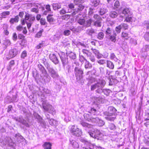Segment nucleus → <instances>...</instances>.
Segmentation results:
<instances>
[{"mask_svg":"<svg viewBox=\"0 0 149 149\" xmlns=\"http://www.w3.org/2000/svg\"><path fill=\"white\" fill-rule=\"evenodd\" d=\"M70 15L69 14H67L63 15L62 17V19L66 21L68 20L70 17Z\"/></svg>","mask_w":149,"mask_h":149,"instance_id":"864d4df0","label":"nucleus"},{"mask_svg":"<svg viewBox=\"0 0 149 149\" xmlns=\"http://www.w3.org/2000/svg\"><path fill=\"white\" fill-rule=\"evenodd\" d=\"M93 22H94L93 25L97 27H100L101 26V21H93Z\"/></svg>","mask_w":149,"mask_h":149,"instance_id":"a18cd8bd","label":"nucleus"},{"mask_svg":"<svg viewBox=\"0 0 149 149\" xmlns=\"http://www.w3.org/2000/svg\"><path fill=\"white\" fill-rule=\"evenodd\" d=\"M48 69L49 73L53 79L58 80L59 78V76L56 71L51 67H49Z\"/></svg>","mask_w":149,"mask_h":149,"instance_id":"1a4fd4ad","label":"nucleus"},{"mask_svg":"<svg viewBox=\"0 0 149 149\" xmlns=\"http://www.w3.org/2000/svg\"><path fill=\"white\" fill-rule=\"evenodd\" d=\"M25 19L27 27L28 29H29L33 21L35 20V17L31 14L27 13L25 16Z\"/></svg>","mask_w":149,"mask_h":149,"instance_id":"423d86ee","label":"nucleus"},{"mask_svg":"<svg viewBox=\"0 0 149 149\" xmlns=\"http://www.w3.org/2000/svg\"><path fill=\"white\" fill-rule=\"evenodd\" d=\"M120 26L123 29L125 30L127 29L128 27V25L126 24H121Z\"/></svg>","mask_w":149,"mask_h":149,"instance_id":"0e129e2a","label":"nucleus"},{"mask_svg":"<svg viewBox=\"0 0 149 149\" xmlns=\"http://www.w3.org/2000/svg\"><path fill=\"white\" fill-rule=\"evenodd\" d=\"M91 61L92 62H94L95 61V57L94 55L92 54L88 57Z\"/></svg>","mask_w":149,"mask_h":149,"instance_id":"774afa93","label":"nucleus"},{"mask_svg":"<svg viewBox=\"0 0 149 149\" xmlns=\"http://www.w3.org/2000/svg\"><path fill=\"white\" fill-rule=\"evenodd\" d=\"M49 57L50 60L55 64L56 65L59 62V60L55 54H50L49 55Z\"/></svg>","mask_w":149,"mask_h":149,"instance_id":"4468645a","label":"nucleus"},{"mask_svg":"<svg viewBox=\"0 0 149 149\" xmlns=\"http://www.w3.org/2000/svg\"><path fill=\"white\" fill-rule=\"evenodd\" d=\"M92 65L88 61H87L84 63V68L86 69H89L91 68Z\"/></svg>","mask_w":149,"mask_h":149,"instance_id":"cd10ccee","label":"nucleus"},{"mask_svg":"<svg viewBox=\"0 0 149 149\" xmlns=\"http://www.w3.org/2000/svg\"><path fill=\"white\" fill-rule=\"evenodd\" d=\"M70 142L72 147L74 148H78L79 147V145L78 143L75 140L70 139Z\"/></svg>","mask_w":149,"mask_h":149,"instance_id":"412c9836","label":"nucleus"},{"mask_svg":"<svg viewBox=\"0 0 149 149\" xmlns=\"http://www.w3.org/2000/svg\"><path fill=\"white\" fill-rule=\"evenodd\" d=\"M42 10L44 11L43 14L46 15L48 12L51 11L50 6L49 4L44 5L43 7H42Z\"/></svg>","mask_w":149,"mask_h":149,"instance_id":"dca6fc26","label":"nucleus"},{"mask_svg":"<svg viewBox=\"0 0 149 149\" xmlns=\"http://www.w3.org/2000/svg\"><path fill=\"white\" fill-rule=\"evenodd\" d=\"M27 56V52L24 50L22 52L21 55V58L23 59H24Z\"/></svg>","mask_w":149,"mask_h":149,"instance_id":"6e6d98bb","label":"nucleus"},{"mask_svg":"<svg viewBox=\"0 0 149 149\" xmlns=\"http://www.w3.org/2000/svg\"><path fill=\"white\" fill-rule=\"evenodd\" d=\"M104 36V33L102 32H100L97 36V38L100 40H102Z\"/></svg>","mask_w":149,"mask_h":149,"instance_id":"79ce46f5","label":"nucleus"},{"mask_svg":"<svg viewBox=\"0 0 149 149\" xmlns=\"http://www.w3.org/2000/svg\"><path fill=\"white\" fill-rule=\"evenodd\" d=\"M15 119L16 121L21 123L26 127H30V125L29 123V120L24 119L22 116H20L19 117H15Z\"/></svg>","mask_w":149,"mask_h":149,"instance_id":"6e6552de","label":"nucleus"},{"mask_svg":"<svg viewBox=\"0 0 149 149\" xmlns=\"http://www.w3.org/2000/svg\"><path fill=\"white\" fill-rule=\"evenodd\" d=\"M40 90H42L43 92L49 95H51V91L47 89L42 87L40 88Z\"/></svg>","mask_w":149,"mask_h":149,"instance_id":"58836bf2","label":"nucleus"},{"mask_svg":"<svg viewBox=\"0 0 149 149\" xmlns=\"http://www.w3.org/2000/svg\"><path fill=\"white\" fill-rule=\"evenodd\" d=\"M74 44L76 45L77 47L81 46L84 47H86V45L84 43L79 41H75L74 42Z\"/></svg>","mask_w":149,"mask_h":149,"instance_id":"c03bdc74","label":"nucleus"},{"mask_svg":"<svg viewBox=\"0 0 149 149\" xmlns=\"http://www.w3.org/2000/svg\"><path fill=\"white\" fill-rule=\"evenodd\" d=\"M86 75L88 76L87 79L88 81L89 84H92L95 82L96 79L93 77L94 73H93L92 71H89L86 73Z\"/></svg>","mask_w":149,"mask_h":149,"instance_id":"f8f14e48","label":"nucleus"},{"mask_svg":"<svg viewBox=\"0 0 149 149\" xmlns=\"http://www.w3.org/2000/svg\"><path fill=\"white\" fill-rule=\"evenodd\" d=\"M47 20L49 22H52L53 20V18L52 17V15H49L47 17Z\"/></svg>","mask_w":149,"mask_h":149,"instance_id":"680f3d73","label":"nucleus"},{"mask_svg":"<svg viewBox=\"0 0 149 149\" xmlns=\"http://www.w3.org/2000/svg\"><path fill=\"white\" fill-rule=\"evenodd\" d=\"M143 52H146L149 51V45H146L144 46L142 49Z\"/></svg>","mask_w":149,"mask_h":149,"instance_id":"09e8293b","label":"nucleus"},{"mask_svg":"<svg viewBox=\"0 0 149 149\" xmlns=\"http://www.w3.org/2000/svg\"><path fill=\"white\" fill-rule=\"evenodd\" d=\"M109 85L111 86L115 83L116 81V79H113L112 78L111 79H109Z\"/></svg>","mask_w":149,"mask_h":149,"instance_id":"4d7b16f0","label":"nucleus"},{"mask_svg":"<svg viewBox=\"0 0 149 149\" xmlns=\"http://www.w3.org/2000/svg\"><path fill=\"white\" fill-rule=\"evenodd\" d=\"M99 0H93L92 1V5L96 7L99 4Z\"/></svg>","mask_w":149,"mask_h":149,"instance_id":"3c124183","label":"nucleus"},{"mask_svg":"<svg viewBox=\"0 0 149 149\" xmlns=\"http://www.w3.org/2000/svg\"><path fill=\"white\" fill-rule=\"evenodd\" d=\"M94 33V30L93 29H89L87 30V33L89 35H91Z\"/></svg>","mask_w":149,"mask_h":149,"instance_id":"338daca9","label":"nucleus"},{"mask_svg":"<svg viewBox=\"0 0 149 149\" xmlns=\"http://www.w3.org/2000/svg\"><path fill=\"white\" fill-rule=\"evenodd\" d=\"M80 124L83 127L88 129L91 128L93 127V126L91 124H88L84 121H81L80 122Z\"/></svg>","mask_w":149,"mask_h":149,"instance_id":"5701e85b","label":"nucleus"},{"mask_svg":"<svg viewBox=\"0 0 149 149\" xmlns=\"http://www.w3.org/2000/svg\"><path fill=\"white\" fill-rule=\"evenodd\" d=\"M108 128L111 130H114L116 129V126L113 123H110L108 126Z\"/></svg>","mask_w":149,"mask_h":149,"instance_id":"13d9d810","label":"nucleus"},{"mask_svg":"<svg viewBox=\"0 0 149 149\" xmlns=\"http://www.w3.org/2000/svg\"><path fill=\"white\" fill-rule=\"evenodd\" d=\"M93 18L96 21H101L102 20L101 18L97 14L94 15Z\"/></svg>","mask_w":149,"mask_h":149,"instance_id":"052dcab7","label":"nucleus"},{"mask_svg":"<svg viewBox=\"0 0 149 149\" xmlns=\"http://www.w3.org/2000/svg\"><path fill=\"white\" fill-rule=\"evenodd\" d=\"M84 2V0H74V3L75 5H79Z\"/></svg>","mask_w":149,"mask_h":149,"instance_id":"bf43d9fd","label":"nucleus"},{"mask_svg":"<svg viewBox=\"0 0 149 149\" xmlns=\"http://www.w3.org/2000/svg\"><path fill=\"white\" fill-rule=\"evenodd\" d=\"M95 99V102L98 103H103L104 102V99L102 97H96Z\"/></svg>","mask_w":149,"mask_h":149,"instance_id":"72a5a7b5","label":"nucleus"},{"mask_svg":"<svg viewBox=\"0 0 149 149\" xmlns=\"http://www.w3.org/2000/svg\"><path fill=\"white\" fill-rule=\"evenodd\" d=\"M10 14V12L9 11H6L3 12L1 14V18H6L7 16Z\"/></svg>","mask_w":149,"mask_h":149,"instance_id":"7c9ffc66","label":"nucleus"},{"mask_svg":"<svg viewBox=\"0 0 149 149\" xmlns=\"http://www.w3.org/2000/svg\"><path fill=\"white\" fill-rule=\"evenodd\" d=\"M122 37L126 40L128 39L130 37L129 35L125 32H123L122 33Z\"/></svg>","mask_w":149,"mask_h":149,"instance_id":"a19ab883","label":"nucleus"},{"mask_svg":"<svg viewBox=\"0 0 149 149\" xmlns=\"http://www.w3.org/2000/svg\"><path fill=\"white\" fill-rule=\"evenodd\" d=\"M18 54V51L15 49H13L10 50L9 51V55L10 58H12L14 57Z\"/></svg>","mask_w":149,"mask_h":149,"instance_id":"a211bd4d","label":"nucleus"},{"mask_svg":"<svg viewBox=\"0 0 149 149\" xmlns=\"http://www.w3.org/2000/svg\"><path fill=\"white\" fill-rule=\"evenodd\" d=\"M80 140L81 142L84 143L85 146V147H82V149H92L93 146L85 139L81 138Z\"/></svg>","mask_w":149,"mask_h":149,"instance_id":"ddd939ff","label":"nucleus"},{"mask_svg":"<svg viewBox=\"0 0 149 149\" xmlns=\"http://www.w3.org/2000/svg\"><path fill=\"white\" fill-rule=\"evenodd\" d=\"M24 36L22 34H19L18 35V38L19 39L22 40V41L26 42V40L24 39Z\"/></svg>","mask_w":149,"mask_h":149,"instance_id":"69168bd1","label":"nucleus"},{"mask_svg":"<svg viewBox=\"0 0 149 149\" xmlns=\"http://www.w3.org/2000/svg\"><path fill=\"white\" fill-rule=\"evenodd\" d=\"M3 143L5 145H7L10 146H13L14 144L12 139L10 137L7 138L3 142Z\"/></svg>","mask_w":149,"mask_h":149,"instance_id":"f3484780","label":"nucleus"},{"mask_svg":"<svg viewBox=\"0 0 149 149\" xmlns=\"http://www.w3.org/2000/svg\"><path fill=\"white\" fill-rule=\"evenodd\" d=\"M113 35H110L109 37V39L112 42H115L116 40V34L114 32H113Z\"/></svg>","mask_w":149,"mask_h":149,"instance_id":"c9c22d12","label":"nucleus"},{"mask_svg":"<svg viewBox=\"0 0 149 149\" xmlns=\"http://www.w3.org/2000/svg\"><path fill=\"white\" fill-rule=\"evenodd\" d=\"M84 118L87 120L90 121H91L93 122L92 120L93 119L95 118V117H92L89 114L85 113L84 114Z\"/></svg>","mask_w":149,"mask_h":149,"instance_id":"4be33fe9","label":"nucleus"},{"mask_svg":"<svg viewBox=\"0 0 149 149\" xmlns=\"http://www.w3.org/2000/svg\"><path fill=\"white\" fill-rule=\"evenodd\" d=\"M49 124L52 125L56 126L58 123V122L53 119H50L48 120Z\"/></svg>","mask_w":149,"mask_h":149,"instance_id":"e433bc0d","label":"nucleus"},{"mask_svg":"<svg viewBox=\"0 0 149 149\" xmlns=\"http://www.w3.org/2000/svg\"><path fill=\"white\" fill-rule=\"evenodd\" d=\"M70 131L72 134L77 136H80L82 134L81 130L77 128L75 125L71 126Z\"/></svg>","mask_w":149,"mask_h":149,"instance_id":"9d476101","label":"nucleus"},{"mask_svg":"<svg viewBox=\"0 0 149 149\" xmlns=\"http://www.w3.org/2000/svg\"><path fill=\"white\" fill-rule=\"evenodd\" d=\"M93 123H97L99 126H102L104 125L105 122L102 120H100L97 117H95V118L92 120Z\"/></svg>","mask_w":149,"mask_h":149,"instance_id":"2eb2a0df","label":"nucleus"},{"mask_svg":"<svg viewBox=\"0 0 149 149\" xmlns=\"http://www.w3.org/2000/svg\"><path fill=\"white\" fill-rule=\"evenodd\" d=\"M42 106L44 112L47 111L52 114H54L56 111L53 107L50 104L47 103L45 100H42Z\"/></svg>","mask_w":149,"mask_h":149,"instance_id":"20e7f679","label":"nucleus"},{"mask_svg":"<svg viewBox=\"0 0 149 149\" xmlns=\"http://www.w3.org/2000/svg\"><path fill=\"white\" fill-rule=\"evenodd\" d=\"M110 58L111 60H113L116 62H117L118 61V59L116 57L114 54L112 53L110 54Z\"/></svg>","mask_w":149,"mask_h":149,"instance_id":"8fccbe9b","label":"nucleus"},{"mask_svg":"<svg viewBox=\"0 0 149 149\" xmlns=\"http://www.w3.org/2000/svg\"><path fill=\"white\" fill-rule=\"evenodd\" d=\"M19 21L18 16L17 15L15 17L10 18L9 22L11 24H13L15 23H17Z\"/></svg>","mask_w":149,"mask_h":149,"instance_id":"aec40b11","label":"nucleus"},{"mask_svg":"<svg viewBox=\"0 0 149 149\" xmlns=\"http://www.w3.org/2000/svg\"><path fill=\"white\" fill-rule=\"evenodd\" d=\"M121 13L124 15L125 16H128L130 14V10L127 8H124L121 12Z\"/></svg>","mask_w":149,"mask_h":149,"instance_id":"b1692460","label":"nucleus"},{"mask_svg":"<svg viewBox=\"0 0 149 149\" xmlns=\"http://www.w3.org/2000/svg\"><path fill=\"white\" fill-rule=\"evenodd\" d=\"M39 70L42 72V73L45 75L47 74V72L44 68L41 65H40L38 66Z\"/></svg>","mask_w":149,"mask_h":149,"instance_id":"bb28decb","label":"nucleus"},{"mask_svg":"<svg viewBox=\"0 0 149 149\" xmlns=\"http://www.w3.org/2000/svg\"><path fill=\"white\" fill-rule=\"evenodd\" d=\"M107 12V10L104 8H102L100 9L99 13L101 15H102Z\"/></svg>","mask_w":149,"mask_h":149,"instance_id":"37998d69","label":"nucleus"},{"mask_svg":"<svg viewBox=\"0 0 149 149\" xmlns=\"http://www.w3.org/2000/svg\"><path fill=\"white\" fill-rule=\"evenodd\" d=\"M96 56L98 59H100L102 57L105 58V57H104L103 55L101 54H100L98 50L95 49L93 52Z\"/></svg>","mask_w":149,"mask_h":149,"instance_id":"6ab92c4d","label":"nucleus"},{"mask_svg":"<svg viewBox=\"0 0 149 149\" xmlns=\"http://www.w3.org/2000/svg\"><path fill=\"white\" fill-rule=\"evenodd\" d=\"M93 21L91 18L87 20L86 21L84 18H79L77 20V22L79 24L86 27H90Z\"/></svg>","mask_w":149,"mask_h":149,"instance_id":"0eeeda50","label":"nucleus"},{"mask_svg":"<svg viewBox=\"0 0 149 149\" xmlns=\"http://www.w3.org/2000/svg\"><path fill=\"white\" fill-rule=\"evenodd\" d=\"M58 54L64 68L69 72L71 67L69 64L67 56L65 53L63 52H60Z\"/></svg>","mask_w":149,"mask_h":149,"instance_id":"7ed1b4c3","label":"nucleus"},{"mask_svg":"<svg viewBox=\"0 0 149 149\" xmlns=\"http://www.w3.org/2000/svg\"><path fill=\"white\" fill-rule=\"evenodd\" d=\"M61 5L60 3H53L52 7L54 10H57L61 8Z\"/></svg>","mask_w":149,"mask_h":149,"instance_id":"2f4dec72","label":"nucleus"},{"mask_svg":"<svg viewBox=\"0 0 149 149\" xmlns=\"http://www.w3.org/2000/svg\"><path fill=\"white\" fill-rule=\"evenodd\" d=\"M135 18L132 16L128 15V16L126 18L125 21H126L127 22H132L133 21H135Z\"/></svg>","mask_w":149,"mask_h":149,"instance_id":"473e14b6","label":"nucleus"},{"mask_svg":"<svg viewBox=\"0 0 149 149\" xmlns=\"http://www.w3.org/2000/svg\"><path fill=\"white\" fill-rule=\"evenodd\" d=\"M38 116L39 119V122L40 123L41 125L42 126H45L46 124L43 120L42 119V118L39 115H38Z\"/></svg>","mask_w":149,"mask_h":149,"instance_id":"603ef678","label":"nucleus"},{"mask_svg":"<svg viewBox=\"0 0 149 149\" xmlns=\"http://www.w3.org/2000/svg\"><path fill=\"white\" fill-rule=\"evenodd\" d=\"M118 15V13L115 11H111L109 13L110 16L112 18H115L117 17Z\"/></svg>","mask_w":149,"mask_h":149,"instance_id":"f704fd0d","label":"nucleus"},{"mask_svg":"<svg viewBox=\"0 0 149 149\" xmlns=\"http://www.w3.org/2000/svg\"><path fill=\"white\" fill-rule=\"evenodd\" d=\"M71 33V31L68 29H65L64 30L63 34L65 36H69Z\"/></svg>","mask_w":149,"mask_h":149,"instance_id":"5fc2aeb1","label":"nucleus"},{"mask_svg":"<svg viewBox=\"0 0 149 149\" xmlns=\"http://www.w3.org/2000/svg\"><path fill=\"white\" fill-rule=\"evenodd\" d=\"M82 52L85 56H86L88 57L90 55L92 54V53L91 52H90L89 51L85 49H83L82 50Z\"/></svg>","mask_w":149,"mask_h":149,"instance_id":"4c0bfd02","label":"nucleus"},{"mask_svg":"<svg viewBox=\"0 0 149 149\" xmlns=\"http://www.w3.org/2000/svg\"><path fill=\"white\" fill-rule=\"evenodd\" d=\"M94 133L96 134V136L97 137L96 139H99L100 137H101L102 135V133L98 130L96 129L94 131Z\"/></svg>","mask_w":149,"mask_h":149,"instance_id":"c756f323","label":"nucleus"},{"mask_svg":"<svg viewBox=\"0 0 149 149\" xmlns=\"http://www.w3.org/2000/svg\"><path fill=\"white\" fill-rule=\"evenodd\" d=\"M144 24V27L146 28L147 31L144 35V38L146 41L149 42V22L145 21Z\"/></svg>","mask_w":149,"mask_h":149,"instance_id":"9b49d317","label":"nucleus"},{"mask_svg":"<svg viewBox=\"0 0 149 149\" xmlns=\"http://www.w3.org/2000/svg\"><path fill=\"white\" fill-rule=\"evenodd\" d=\"M79 60L82 64L87 61L83 56L80 55H79Z\"/></svg>","mask_w":149,"mask_h":149,"instance_id":"49530a36","label":"nucleus"},{"mask_svg":"<svg viewBox=\"0 0 149 149\" xmlns=\"http://www.w3.org/2000/svg\"><path fill=\"white\" fill-rule=\"evenodd\" d=\"M43 31V29H42L40 30V31L37 33L36 35V37L37 38L40 37L42 35V33Z\"/></svg>","mask_w":149,"mask_h":149,"instance_id":"e2e57ef3","label":"nucleus"},{"mask_svg":"<svg viewBox=\"0 0 149 149\" xmlns=\"http://www.w3.org/2000/svg\"><path fill=\"white\" fill-rule=\"evenodd\" d=\"M108 111H105L103 113L104 115L106 116L105 118L108 120H114L116 118L114 114L116 112V110L113 107L111 106L108 107Z\"/></svg>","mask_w":149,"mask_h":149,"instance_id":"f03ea898","label":"nucleus"},{"mask_svg":"<svg viewBox=\"0 0 149 149\" xmlns=\"http://www.w3.org/2000/svg\"><path fill=\"white\" fill-rule=\"evenodd\" d=\"M74 73L77 81L79 83L83 84L84 81L83 79V72L80 68L75 67L74 68Z\"/></svg>","mask_w":149,"mask_h":149,"instance_id":"39448f33","label":"nucleus"},{"mask_svg":"<svg viewBox=\"0 0 149 149\" xmlns=\"http://www.w3.org/2000/svg\"><path fill=\"white\" fill-rule=\"evenodd\" d=\"M107 67L111 69H113L114 68V65L113 63L110 61L107 60L106 61Z\"/></svg>","mask_w":149,"mask_h":149,"instance_id":"c85d7f7f","label":"nucleus"},{"mask_svg":"<svg viewBox=\"0 0 149 149\" xmlns=\"http://www.w3.org/2000/svg\"><path fill=\"white\" fill-rule=\"evenodd\" d=\"M51 144L49 142H45L43 145L45 149H51Z\"/></svg>","mask_w":149,"mask_h":149,"instance_id":"ea45409f","label":"nucleus"},{"mask_svg":"<svg viewBox=\"0 0 149 149\" xmlns=\"http://www.w3.org/2000/svg\"><path fill=\"white\" fill-rule=\"evenodd\" d=\"M65 55L67 56V57L68 56H69L71 59L74 60L76 58V54L72 52H70V53H67Z\"/></svg>","mask_w":149,"mask_h":149,"instance_id":"393cba45","label":"nucleus"},{"mask_svg":"<svg viewBox=\"0 0 149 149\" xmlns=\"http://www.w3.org/2000/svg\"><path fill=\"white\" fill-rule=\"evenodd\" d=\"M15 137L16 139V140L19 142H21L22 141H23L24 139L19 133L16 134L15 136Z\"/></svg>","mask_w":149,"mask_h":149,"instance_id":"a878e982","label":"nucleus"},{"mask_svg":"<svg viewBox=\"0 0 149 149\" xmlns=\"http://www.w3.org/2000/svg\"><path fill=\"white\" fill-rule=\"evenodd\" d=\"M113 32L114 31H113L111 29L108 27L106 29V34L107 35H109V36H110L111 35V34L112 32L113 33Z\"/></svg>","mask_w":149,"mask_h":149,"instance_id":"de8ad7c7","label":"nucleus"},{"mask_svg":"<svg viewBox=\"0 0 149 149\" xmlns=\"http://www.w3.org/2000/svg\"><path fill=\"white\" fill-rule=\"evenodd\" d=\"M105 84L106 82L104 80H100L97 83L91 86V90L92 91L96 90L95 91L97 93L100 94L103 92L105 95L108 96L111 91L109 89H102Z\"/></svg>","mask_w":149,"mask_h":149,"instance_id":"f257e3e1","label":"nucleus"}]
</instances>
